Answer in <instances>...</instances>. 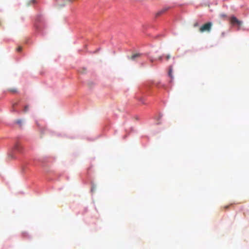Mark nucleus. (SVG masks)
<instances>
[{
  "label": "nucleus",
  "instance_id": "nucleus-1",
  "mask_svg": "<svg viewBox=\"0 0 249 249\" xmlns=\"http://www.w3.org/2000/svg\"><path fill=\"white\" fill-rule=\"evenodd\" d=\"M16 151L19 153H22L23 151V147L20 144V143L18 142H16L12 149L10 153L9 154V158L10 159H14L15 158V156L14 155V151Z\"/></svg>",
  "mask_w": 249,
  "mask_h": 249
},
{
  "label": "nucleus",
  "instance_id": "nucleus-2",
  "mask_svg": "<svg viewBox=\"0 0 249 249\" xmlns=\"http://www.w3.org/2000/svg\"><path fill=\"white\" fill-rule=\"evenodd\" d=\"M212 26V22H207L200 27L199 32L201 33L205 32L210 33L211 31Z\"/></svg>",
  "mask_w": 249,
  "mask_h": 249
},
{
  "label": "nucleus",
  "instance_id": "nucleus-3",
  "mask_svg": "<svg viewBox=\"0 0 249 249\" xmlns=\"http://www.w3.org/2000/svg\"><path fill=\"white\" fill-rule=\"evenodd\" d=\"M231 22L232 24L235 25L237 24L239 26L242 25V22L241 21L239 20L236 17H232L231 18Z\"/></svg>",
  "mask_w": 249,
  "mask_h": 249
},
{
  "label": "nucleus",
  "instance_id": "nucleus-4",
  "mask_svg": "<svg viewBox=\"0 0 249 249\" xmlns=\"http://www.w3.org/2000/svg\"><path fill=\"white\" fill-rule=\"evenodd\" d=\"M170 7H165L163 8L160 10L156 14V17H158L161 15L163 14L164 13H165L167 11H168Z\"/></svg>",
  "mask_w": 249,
  "mask_h": 249
},
{
  "label": "nucleus",
  "instance_id": "nucleus-5",
  "mask_svg": "<svg viewBox=\"0 0 249 249\" xmlns=\"http://www.w3.org/2000/svg\"><path fill=\"white\" fill-rule=\"evenodd\" d=\"M141 56L140 53H135L132 55L129 58L132 60H135L137 58Z\"/></svg>",
  "mask_w": 249,
  "mask_h": 249
},
{
  "label": "nucleus",
  "instance_id": "nucleus-6",
  "mask_svg": "<svg viewBox=\"0 0 249 249\" xmlns=\"http://www.w3.org/2000/svg\"><path fill=\"white\" fill-rule=\"evenodd\" d=\"M63 0L64 2L63 3L58 4V6L59 7H62L64 6L66 3H69V2H71L74 0Z\"/></svg>",
  "mask_w": 249,
  "mask_h": 249
},
{
  "label": "nucleus",
  "instance_id": "nucleus-7",
  "mask_svg": "<svg viewBox=\"0 0 249 249\" xmlns=\"http://www.w3.org/2000/svg\"><path fill=\"white\" fill-rule=\"evenodd\" d=\"M18 105V103H14L13 105H12V111L13 112H15L16 111V109H15V107Z\"/></svg>",
  "mask_w": 249,
  "mask_h": 249
},
{
  "label": "nucleus",
  "instance_id": "nucleus-8",
  "mask_svg": "<svg viewBox=\"0 0 249 249\" xmlns=\"http://www.w3.org/2000/svg\"><path fill=\"white\" fill-rule=\"evenodd\" d=\"M172 67H170V68H169V72H168V75L169 76L171 77V78H172Z\"/></svg>",
  "mask_w": 249,
  "mask_h": 249
},
{
  "label": "nucleus",
  "instance_id": "nucleus-9",
  "mask_svg": "<svg viewBox=\"0 0 249 249\" xmlns=\"http://www.w3.org/2000/svg\"><path fill=\"white\" fill-rule=\"evenodd\" d=\"M8 91L12 93H16L17 91L16 89H8Z\"/></svg>",
  "mask_w": 249,
  "mask_h": 249
},
{
  "label": "nucleus",
  "instance_id": "nucleus-10",
  "mask_svg": "<svg viewBox=\"0 0 249 249\" xmlns=\"http://www.w3.org/2000/svg\"><path fill=\"white\" fill-rule=\"evenodd\" d=\"M29 110V106L28 105L25 106L23 109V111L26 113Z\"/></svg>",
  "mask_w": 249,
  "mask_h": 249
},
{
  "label": "nucleus",
  "instance_id": "nucleus-11",
  "mask_svg": "<svg viewBox=\"0 0 249 249\" xmlns=\"http://www.w3.org/2000/svg\"><path fill=\"white\" fill-rule=\"evenodd\" d=\"M16 123L18 124H19L20 126H21L22 121L21 120H18L16 121Z\"/></svg>",
  "mask_w": 249,
  "mask_h": 249
},
{
  "label": "nucleus",
  "instance_id": "nucleus-12",
  "mask_svg": "<svg viewBox=\"0 0 249 249\" xmlns=\"http://www.w3.org/2000/svg\"><path fill=\"white\" fill-rule=\"evenodd\" d=\"M36 2V0H31L29 1V2L27 3L28 5H30L31 3H35Z\"/></svg>",
  "mask_w": 249,
  "mask_h": 249
},
{
  "label": "nucleus",
  "instance_id": "nucleus-13",
  "mask_svg": "<svg viewBox=\"0 0 249 249\" xmlns=\"http://www.w3.org/2000/svg\"><path fill=\"white\" fill-rule=\"evenodd\" d=\"M198 26H199V23H198V22H197V21L195 22L194 23V24H193V26H194V27H198Z\"/></svg>",
  "mask_w": 249,
  "mask_h": 249
},
{
  "label": "nucleus",
  "instance_id": "nucleus-14",
  "mask_svg": "<svg viewBox=\"0 0 249 249\" xmlns=\"http://www.w3.org/2000/svg\"><path fill=\"white\" fill-rule=\"evenodd\" d=\"M171 57V56L170 54H168L165 56V58L166 60H168Z\"/></svg>",
  "mask_w": 249,
  "mask_h": 249
},
{
  "label": "nucleus",
  "instance_id": "nucleus-15",
  "mask_svg": "<svg viewBox=\"0 0 249 249\" xmlns=\"http://www.w3.org/2000/svg\"><path fill=\"white\" fill-rule=\"evenodd\" d=\"M21 50H22V47H20V46H19V47L17 48V51L18 52H20Z\"/></svg>",
  "mask_w": 249,
  "mask_h": 249
},
{
  "label": "nucleus",
  "instance_id": "nucleus-16",
  "mask_svg": "<svg viewBox=\"0 0 249 249\" xmlns=\"http://www.w3.org/2000/svg\"><path fill=\"white\" fill-rule=\"evenodd\" d=\"M220 17H221V18H226V15H225V14H221V15H220Z\"/></svg>",
  "mask_w": 249,
  "mask_h": 249
},
{
  "label": "nucleus",
  "instance_id": "nucleus-17",
  "mask_svg": "<svg viewBox=\"0 0 249 249\" xmlns=\"http://www.w3.org/2000/svg\"><path fill=\"white\" fill-rule=\"evenodd\" d=\"M158 59H159V60L161 61L162 59V56H160Z\"/></svg>",
  "mask_w": 249,
  "mask_h": 249
},
{
  "label": "nucleus",
  "instance_id": "nucleus-18",
  "mask_svg": "<svg viewBox=\"0 0 249 249\" xmlns=\"http://www.w3.org/2000/svg\"><path fill=\"white\" fill-rule=\"evenodd\" d=\"M229 207V205H227L224 207V209H228Z\"/></svg>",
  "mask_w": 249,
  "mask_h": 249
},
{
  "label": "nucleus",
  "instance_id": "nucleus-19",
  "mask_svg": "<svg viewBox=\"0 0 249 249\" xmlns=\"http://www.w3.org/2000/svg\"><path fill=\"white\" fill-rule=\"evenodd\" d=\"M140 101H141L142 102V103H144L142 101V98H140Z\"/></svg>",
  "mask_w": 249,
  "mask_h": 249
},
{
  "label": "nucleus",
  "instance_id": "nucleus-20",
  "mask_svg": "<svg viewBox=\"0 0 249 249\" xmlns=\"http://www.w3.org/2000/svg\"><path fill=\"white\" fill-rule=\"evenodd\" d=\"M150 61L152 62L153 61V59H150Z\"/></svg>",
  "mask_w": 249,
  "mask_h": 249
}]
</instances>
